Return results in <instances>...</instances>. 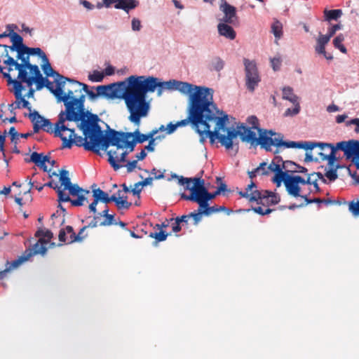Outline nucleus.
<instances>
[{"mask_svg": "<svg viewBox=\"0 0 359 359\" xmlns=\"http://www.w3.org/2000/svg\"><path fill=\"white\" fill-rule=\"evenodd\" d=\"M119 83H123L121 97L130 112L128 119L139 125L141 118L148 114L149 103L147 101V94L156 90L157 78L152 76L133 75Z\"/></svg>", "mask_w": 359, "mask_h": 359, "instance_id": "obj_1", "label": "nucleus"}, {"mask_svg": "<svg viewBox=\"0 0 359 359\" xmlns=\"http://www.w3.org/2000/svg\"><path fill=\"white\" fill-rule=\"evenodd\" d=\"M86 137H89L92 144L96 147L97 151L91 150L97 155H101L100 149L107 151L110 146H114L117 149L121 148L120 140H121L118 131L111 129L107 126V130H102L99 122L90 126L82 130Z\"/></svg>", "mask_w": 359, "mask_h": 359, "instance_id": "obj_2", "label": "nucleus"}, {"mask_svg": "<svg viewBox=\"0 0 359 359\" xmlns=\"http://www.w3.org/2000/svg\"><path fill=\"white\" fill-rule=\"evenodd\" d=\"M85 95H81L79 97L74 99L72 107L70 110L61 111L60 113V123L62 124L64 121H74L81 123L78 128L82 131L90 126L99 122L100 118L85 109Z\"/></svg>", "mask_w": 359, "mask_h": 359, "instance_id": "obj_3", "label": "nucleus"}, {"mask_svg": "<svg viewBox=\"0 0 359 359\" xmlns=\"http://www.w3.org/2000/svg\"><path fill=\"white\" fill-rule=\"evenodd\" d=\"M71 83H76L82 86V90L86 93L88 98L92 102H96L99 97H104L107 100H113L115 98L122 99L121 91L124 86L123 83H119V81L97 86H90L76 80Z\"/></svg>", "mask_w": 359, "mask_h": 359, "instance_id": "obj_4", "label": "nucleus"}, {"mask_svg": "<svg viewBox=\"0 0 359 359\" xmlns=\"http://www.w3.org/2000/svg\"><path fill=\"white\" fill-rule=\"evenodd\" d=\"M202 125H210V122L215 123L214 130L219 132L228 128L226 127L229 116L223 111H219L213 101V94L205 100L201 101Z\"/></svg>", "mask_w": 359, "mask_h": 359, "instance_id": "obj_5", "label": "nucleus"}, {"mask_svg": "<svg viewBox=\"0 0 359 359\" xmlns=\"http://www.w3.org/2000/svg\"><path fill=\"white\" fill-rule=\"evenodd\" d=\"M238 129H242L241 140L245 142L250 143L252 145H260L261 148L266 151H272L271 146L276 147L277 149L273 151L274 154L279 152L278 144L279 140L273 141L271 137L262 134V128H258L259 137L252 128L245 126L242 123L238 126Z\"/></svg>", "mask_w": 359, "mask_h": 359, "instance_id": "obj_6", "label": "nucleus"}, {"mask_svg": "<svg viewBox=\"0 0 359 359\" xmlns=\"http://www.w3.org/2000/svg\"><path fill=\"white\" fill-rule=\"evenodd\" d=\"M178 90L184 95H189V104L191 105L192 100L199 98L201 100L205 101L211 94H213L214 90L212 88L194 86L188 82L177 81L172 79L171 91Z\"/></svg>", "mask_w": 359, "mask_h": 359, "instance_id": "obj_7", "label": "nucleus"}, {"mask_svg": "<svg viewBox=\"0 0 359 359\" xmlns=\"http://www.w3.org/2000/svg\"><path fill=\"white\" fill-rule=\"evenodd\" d=\"M180 185L184 186L185 190L190 191V194L189 195L182 193L180 194L181 198L191 202L200 200V198L208 189L205 186V180L201 177H182L180 179Z\"/></svg>", "mask_w": 359, "mask_h": 359, "instance_id": "obj_8", "label": "nucleus"}, {"mask_svg": "<svg viewBox=\"0 0 359 359\" xmlns=\"http://www.w3.org/2000/svg\"><path fill=\"white\" fill-rule=\"evenodd\" d=\"M188 116L184 120H181L176 123L177 128L184 127L191 123L192 127L197 131L201 125H202L201 116V100L195 98L192 100L191 105H188Z\"/></svg>", "mask_w": 359, "mask_h": 359, "instance_id": "obj_9", "label": "nucleus"}, {"mask_svg": "<svg viewBox=\"0 0 359 359\" xmlns=\"http://www.w3.org/2000/svg\"><path fill=\"white\" fill-rule=\"evenodd\" d=\"M245 74V86L251 93L254 92L261 81L257 63L255 60L243 59Z\"/></svg>", "mask_w": 359, "mask_h": 359, "instance_id": "obj_10", "label": "nucleus"}, {"mask_svg": "<svg viewBox=\"0 0 359 359\" xmlns=\"http://www.w3.org/2000/svg\"><path fill=\"white\" fill-rule=\"evenodd\" d=\"M225 132H226V135H222L221 137V141H222V146L226 150L234 149L235 153H237L239 149L238 142L234 141L238 136L241 139L242 135V129H238V126L237 129H235L232 127L228 128Z\"/></svg>", "mask_w": 359, "mask_h": 359, "instance_id": "obj_11", "label": "nucleus"}, {"mask_svg": "<svg viewBox=\"0 0 359 359\" xmlns=\"http://www.w3.org/2000/svg\"><path fill=\"white\" fill-rule=\"evenodd\" d=\"M342 151L346 160H351L355 165L359 163V140L342 141Z\"/></svg>", "mask_w": 359, "mask_h": 359, "instance_id": "obj_12", "label": "nucleus"}, {"mask_svg": "<svg viewBox=\"0 0 359 359\" xmlns=\"http://www.w3.org/2000/svg\"><path fill=\"white\" fill-rule=\"evenodd\" d=\"M88 139H89V137H86V136L82 137L81 136H78L77 135L74 136L72 139L62 137V148L71 149L74 144H76L77 147H83L86 151H97L96 147L94 144H92V142L90 140L89 142L87 141Z\"/></svg>", "mask_w": 359, "mask_h": 359, "instance_id": "obj_13", "label": "nucleus"}, {"mask_svg": "<svg viewBox=\"0 0 359 359\" xmlns=\"http://www.w3.org/2000/svg\"><path fill=\"white\" fill-rule=\"evenodd\" d=\"M219 10L224 14L220 21L233 24L237 20L236 8L229 4L226 0H221Z\"/></svg>", "mask_w": 359, "mask_h": 359, "instance_id": "obj_14", "label": "nucleus"}, {"mask_svg": "<svg viewBox=\"0 0 359 359\" xmlns=\"http://www.w3.org/2000/svg\"><path fill=\"white\" fill-rule=\"evenodd\" d=\"M203 128L200 127L197 129L196 133H198L201 136V142H204L205 138L208 137L210 140V144H213L216 140L221 144L222 146V141H221V137L222 134L219 132L213 130H210V125H201Z\"/></svg>", "mask_w": 359, "mask_h": 359, "instance_id": "obj_15", "label": "nucleus"}, {"mask_svg": "<svg viewBox=\"0 0 359 359\" xmlns=\"http://www.w3.org/2000/svg\"><path fill=\"white\" fill-rule=\"evenodd\" d=\"M31 116H32L33 121L35 120L34 118L36 117V118H40L41 121H42V123L41 125H39L37 123L39 121H35L36 123H34V133H39V131L40 130H43L45 132L48 133H54V129L53 128V123H51V121L49 119L46 118L43 116H42L36 110H34V111L31 112Z\"/></svg>", "mask_w": 359, "mask_h": 359, "instance_id": "obj_16", "label": "nucleus"}, {"mask_svg": "<svg viewBox=\"0 0 359 359\" xmlns=\"http://www.w3.org/2000/svg\"><path fill=\"white\" fill-rule=\"evenodd\" d=\"M27 69L29 70L30 75H28L27 70L25 72V74H22V76H20L19 79L24 80L25 83H26L28 87H31L34 84L35 79L41 78V76L43 75L36 65L31 64L29 65Z\"/></svg>", "mask_w": 359, "mask_h": 359, "instance_id": "obj_17", "label": "nucleus"}, {"mask_svg": "<svg viewBox=\"0 0 359 359\" xmlns=\"http://www.w3.org/2000/svg\"><path fill=\"white\" fill-rule=\"evenodd\" d=\"M129 153L130 152L128 150L124 151L118 158L116 156V151H113L111 149L109 150L107 152L108 156V162L113 168V169L116 171L122 167V165L119 164L118 162H125Z\"/></svg>", "mask_w": 359, "mask_h": 359, "instance_id": "obj_18", "label": "nucleus"}, {"mask_svg": "<svg viewBox=\"0 0 359 359\" xmlns=\"http://www.w3.org/2000/svg\"><path fill=\"white\" fill-rule=\"evenodd\" d=\"M76 198L72 199L69 195L65 194V192L59 191V199L57 201L59 203L64 202H70L72 206L80 207L83 205V202L86 201V197L83 192H80L78 195H76Z\"/></svg>", "mask_w": 359, "mask_h": 359, "instance_id": "obj_19", "label": "nucleus"}, {"mask_svg": "<svg viewBox=\"0 0 359 359\" xmlns=\"http://www.w3.org/2000/svg\"><path fill=\"white\" fill-rule=\"evenodd\" d=\"M278 149L283 147L285 148L303 149L304 150H312L315 148V142H282L279 140L278 142Z\"/></svg>", "mask_w": 359, "mask_h": 359, "instance_id": "obj_20", "label": "nucleus"}, {"mask_svg": "<svg viewBox=\"0 0 359 359\" xmlns=\"http://www.w3.org/2000/svg\"><path fill=\"white\" fill-rule=\"evenodd\" d=\"M43 64L41 65V69L43 71L44 74H46V77H57L60 79H65L67 80L69 82L74 81V79L65 77L64 76H62L58 72L55 71L52 67L50 63L49 62V60L47 57H43L42 60Z\"/></svg>", "mask_w": 359, "mask_h": 359, "instance_id": "obj_21", "label": "nucleus"}, {"mask_svg": "<svg viewBox=\"0 0 359 359\" xmlns=\"http://www.w3.org/2000/svg\"><path fill=\"white\" fill-rule=\"evenodd\" d=\"M31 257V252H29V253H27V251L25 250L23 252V254L21 256H20L18 259L13 260L11 262L8 261L6 264V269L1 271L4 272V276L6 275V273L11 271L14 269H16L20 264L27 261Z\"/></svg>", "mask_w": 359, "mask_h": 359, "instance_id": "obj_22", "label": "nucleus"}, {"mask_svg": "<svg viewBox=\"0 0 359 359\" xmlns=\"http://www.w3.org/2000/svg\"><path fill=\"white\" fill-rule=\"evenodd\" d=\"M97 185L95 184H93L91 186V188L93 189V198L95 199L96 202H102L105 204H107L110 202H112V200H114V195L113 194L111 196H109L108 194L102 190L100 188H95Z\"/></svg>", "mask_w": 359, "mask_h": 359, "instance_id": "obj_23", "label": "nucleus"}, {"mask_svg": "<svg viewBox=\"0 0 359 359\" xmlns=\"http://www.w3.org/2000/svg\"><path fill=\"white\" fill-rule=\"evenodd\" d=\"M29 58L30 57L25 55L21 58H16L11 60L12 63L16 65V70L18 72V78L22 76V74H25V72L27 70L29 65L32 64Z\"/></svg>", "mask_w": 359, "mask_h": 359, "instance_id": "obj_24", "label": "nucleus"}, {"mask_svg": "<svg viewBox=\"0 0 359 359\" xmlns=\"http://www.w3.org/2000/svg\"><path fill=\"white\" fill-rule=\"evenodd\" d=\"M218 33L220 36H224L230 40H233L236 36V33L233 28L228 22H222L217 25Z\"/></svg>", "mask_w": 359, "mask_h": 359, "instance_id": "obj_25", "label": "nucleus"}, {"mask_svg": "<svg viewBox=\"0 0 359 359\" xmlns=\"http://www.w3.org/2000/svg\"><path fill=\"white\" fill-rule=\"evenodd\" d=\"M66 121H64L63 123L61 124H59L60 123V114L58 115V120L57 123L55 124V128H54V135L55 137H60L62 140V137H66L63 135L62 132L64 131H69L70 134L69 135L68 139H72L74 136H75L76 134H75V130L74 128H68L65 124Z\"/></svg>", "mask_w": 359, "mask_h": 359, "instance_id": "obj_26", "label": "nucleus"}, {"mask_svg": "<svg viewBox=\"0 0 359 359\" xmlns=\"http://www.w3.org/2000/svg\"><path fill=\"white\" fill-rule=\"evenodd\" d=\"M140 4L137 0H117V3L114 5L116 9L124 11L129 13L130 11L136 8Z\"/></svg>", "mask_w": 359, "mask_h": 359, "instance_id": "obj_27", "label": "nucleus"}, {"mask_svg": "<svg viewBox=\"0 0 359 359\" xmlns=\"http://www.w3.org/2000/svg\"><path fill=\"white\" fill-rule=\"evenodd\" d=\"M285 186L287 194L294 198L301 197V187L293 180L291 177L285 182Z\"/></svg>", "mask_w": 359, "mask_h": 359, "instance_id": "obj_28", "label": "nucleus"}, {"mask_svg": "<svg viewBox=\"0 0 359 359\" xmlns=\"http://www.w3.org/2000/svg\"><path fill=\"white\" fill-rule=\"evenodd\" d=\"M47 243L48 241L41 238L39 239L38 242L34 245L32 248H28L26 250V251L27 253L30 252L32 257L37 254L44 255L47 252V248L44 245Z\"/></svg>", "mask_w": 359, "mask_h": 359, "instance_id": "obj_29", "label": "nucleus"}, {"mask_svg": "<svg viewBox=\"0 0 359 359\" xmlns=\"http://www.w3.org/2000/svg\"><path fill=\"white\" fill-rule=\"evenodd\" d=\"M74 96L73 91L69 90L67 93H64V91L62 93V95H58L56 99L57 102H62L65 107V110H70L71 107H72V104L74 103V99H76Z\"/></svg>", "mask_w": 359, "mask_h": 359, "instance_id": "obj_30", "label": "nucleus"}, {"mask_svg": "<svg viewBox=\"0 0 359 359\" xmlns=\"http://www.w3.org/2000/svg\"><path fill=\"white\" fill-rule=\"evenodd\" d=\"M6 81L8 85H13L14 95L21 94L25 88L22 85L25 81L22 79H18V76L17 79H13L11 75H6Z\"/></svg>", "mask_w": 359, "mask_h": 359, "instance_id": "obj_31", "label": "nucleus"}, {"mask_svg": "<svg viewBox=\"0 0 359 359\" xmlns=\"http://www.w3.org/2000/svg\"><path fill=\"white\" fill-rule=\"evenodd\" d=\"M25 162L34 163L36 166L42 169L43 172H48L50 170H48L46 164L43 163V161L42 160V153H38L36 151L32 152L31 154L30 158L25 159Z\"/></svg>", "mask_w": 359, "mask_h": 359, "instance_id": "obj_32", "label": "nucleus"}, {"mask_svg": "<svg viewBox=\"0 0 359 359\" xmlns=\"http://www.w3.org/2000/svg\"><path fill=\"white\" fill-rule=\"evenodd\" d=\"M121 191L118 190L114 195V200L112 202L115 203L116 206L118 210L121 209H129L132 205L130 202L127 201V196H121Z\"/></svg>", "mask_w": 359, "mask_h": 359, "instance_id": "obj_33", "label": "nucleus"}, {"mask_svg": "<svg viewBox=\"0 0 359 359\" xmlns=\"http://www.w3.org/2000/svg\"><path fill=\"white\" fill-rule=\"evenodd\" d=\"M342 15L343 12L341 9H325L323 11V20L330 23L332 20H338Z\"/></svg>", "mask_w": 359, "mask_h": 359, "instance_id": "obj_34", "label": "nucleus"}, {"mask_svg": "<svg viewBox=\"0 0 359 359\" xmlns=\"http://www.w3.org/2000/svg\"><path fill=\"white\" fill-rule=\"evenodd\" d=\"M153 180L154 178L152 177H148L142 181L135 183L134 188L131 190V192L134 196H137L138 198H140L142 188L148 185H151Z\"/></svg>", "mask_w": 359, "mask_h": 359, "instance_id": "obj_35", "label": "nucleus"}, {"mask_svg": "<svg viewBox=\"0 0 359 359\" xmlns=\"http://www.w3.org/2000/svg\"><path fill=\"white\" fill-rule=\"evenodd\" d=\"M283 99L295 104L297 102L299 98L293 93V89L291 87L286 86L283 88Z\"/></svg>", "mask_w": 359, "mask_h": 359, "instance_id": "obj_36", "label": "nucleus"}, {"mask_svg": "<svg viewBox=\"0 0 359 359\" xmlns=\"http://www.w3.org/2000/svg\"><path fill=\"white\" fill-rule=\"evenodd\" d=\"M195 203L199 205V207L201 208L203 215H209L212 212H218L217 206H210L208 202L206 203L204 201H196Z\"/></svg>", "mask_w": 359, "mask_h": 359, "instance_id": "obj_37", "label": "nucleus"}, {"mask_svg": "<svg viewBox=\"0 0 359 359\" xmlns=\"http://www.w3.org/2000/svg\"><path fill=\"white\" fill-rule=\"evenodd\" d=\"M60 181L61 182V185L64 187V188L62 189L63 191L68 189L69 187L72 184L69 177V172L67 170L64 169L60 170Z\"/></svg>", "mask_w": 359, "mask_h": 359, "instance_id": "obj_38", "label": "nucleus"}, {"mask_svg": "<svg viewBox=\"0 0 359 359\" xmlns=\"http://www.w3.org/2000/svg\"><path fill=\"white\" fill-rule=\"evenodd\" d=\"M129 138H126V140H120L121 148H126L129 152H132L135 150V148L137 145V142L133 138L132 140H129Z\"/></svg>", "mask_w": 359, "mask_h": 359, "instance_id": "obj_39", "label": "nucleus"}, {"mask_svg": "<svg viewBox=\"0 0 359 359\" xmlns=\"http://www.w3.org/2000/svg\"><path fill=\"white\" fill-rule=\"evenodd\" d=\"M344 41V36L343 34H339L337 35L333 40V45L335 48L339 49L342 53H346L347 49L342 44V42Z\"/></svg>", "mask_w": 359, "mask_h": 359, "instance_id": "obj_40", "label": "nucleus"}, {"mask_svg": "<svg viewBox=\"0 0 359 359\" xmlns=\"http://www.w3.org/2000/svg\"><path fill=\"white\" fill-rule=\"evenodd\" d=\"M271 32L277 39H280L283 35V25L278 21L276 20L271 25Z\"/></svg>", "mask_w": 359, "mask_h": 359, "instance_id": "obj_41", "label": "nucleus"}, {"mask_svg": "<svg viewBox=\"0 0 359 359\" xmlns=\"http://www.w3.org/2000/svg\"><path fill=\"white\" fill-rule=\"evenodd\" d=\"M289 164H294V162L292 161H285V162H284V165H281L280 164H276L275 162L272 161L269 164L268 169L275 173L281 170L287 168Z\"/></svg>", "mask_w": 359, "mask_h": 359, "instance_id": "obj_42", "label": "nucleus"}, {"mask_svg": "<svg viewBox=\"0 0 359 359\" xmlns=\"http://www.w3.org/2000/svg\"><path fill=\"white\" fill-rule=\"evenodd\" d=\"M15 60L13 57H8V60H4V64L6 65V67H5L4 69H6L5 72L4 70L2 71V72H0V74H2L3 78L6 79V75H11V72L13 70V67L15 68L16 70V65H14L11 62V60Z\"/></svg>", "mask_w": 359, "mask_h": 359, "instance_id": "obj_43", "label": "nucleus"}, {"mask_svg": "<svg viewBox=\"0 0 359 359\" xmlns=\"http://www.w3.org/2000/svg\"><path fill=\"white\" fill-rule=\"evenodd\" d=\"M285 170L283 171V170H281L278 172H275L274 176L273 177L272 180H276V181H282L285 184V182L286 180H288L289 178L291 177V175L289 174L290 170H287L285 169Z\"/></svg>", "mask_w": 359, "mask_h": 359, "instance_id": "obj_44", "label": "nucleus"}, {"mask_svg": "<svg viewBox=\"0 0 359 359\" xmlns=\"http://www.w3.org/2000/svg\"><path fill=\"white\" fill-rule=\"evenodd\" d=\"M285 170L283 171V170H281L278 172H275L274 176L273 177L272 180H276V181H282L285 184V182L286 180H288L289 178L291 177V175L289 174L290 170H287L285 169Z\"/></svg>", "mask_w": 359, "mask_h": 359, "instance_id": "obj_45", "label": "nucleus"}, {"mask_svg": "<svg viewBox=\"0 0 359 359\" xmlns=\"http://www.w3.org/2000/svg\"><path fill=\"white\" fill-rule=\"evenodd\" d=\"M172 88V79L167 81H161L157 78V93L158 95H161L163 90L165 89L171 90Z\"/></svg>", "mask_w": 359, "mask_h": 359, "instance_id": "obj_46", "label": "nucleus"}, {"mask_svg": "<svg viewBox=\"0 0 359 359\" xmlns=\"http://www.w3.org/2000/svg\"><path fill=\"white\" fill-rule=\"evenodd\" d=\"M5 33L6 37H8L12 43H15L17 46L24 43L23 38L17 32H12L11 33H7V32H5Z\"/></svg>", "mask_w": 359, "mask_h": 359, "instance_id": "obj_47", "label": "nucleus"}, {"mask_svg": "<svg viewBox=\"0 0 359 359\" xmlns=\"http://www.w3.org/2000/svg\"><path fill=\"white\" fill-rule=\"evenodd\" d=\"M36 237H39V238H46V241H48V243L49 241L53 237V233L50 230L48 229H44L39 228L35 233Z\"/></svg>", "mask_w": 359, "mask_h": 359, "instance_id": "obj_48", "label": "nucleus"}, {"mask_svg": "<svg viewBox=\"0 0 359 359\" xmlns=\"http://www.w3.org/2000/svg\"><path fill=\"white\" fill-rule=\"evenodd\" d=\"M262 134H264L266 135H268L269 137H271L273 140V141L275 142L276 140H281L282 142H285L283 140V135L280 133H276L273 131V130H264L262 128Z\"/></svg>", "mask_w": 359, "mask_h": 359, "instance_id": "obj_49", "label": "nucleus"}, {"mask_svg": "<svg viewBox=\"0 0 359 359\" xmlns=\"http://www.w3.org/2000/svg\"><path fill=\"white\" fill-rule=\"evenodd\" d=\"M55 82L56 83V88L55 91V97H57L58 95H62V93L64 91L63 88L65 87L66 81H68L65 79H60L59 78L55 77Z\"/></svg>", "mask_w": 359, "mask_h": 359, "instance_id": "obj_50", "label": "nucleus"}, {"mask_svg": "<svg viewBox=\"0 0 359 359\" xmlns=\"http://www.w3.org/2000/svg\"><path fill=\"white\" fill-rule=\"evenodd\" d=\"M104 74L103 72L94 70L92 74L88 75V79L92 82H102L104 79Z\"/></svg>", "mask_w": 359, "mask_h": 359, "instance_id": "obj_51", "label": "nucleus"}, {"mask_svg": "<svg viewBox=\"0 0 359 359\" xmlns=\"http://www.w3.org/2000/svg\"><path fill=\"white\" fill-rule=\"evenodd\" d=\"M168 233H167L165 231L161 230L159 232H151L149 234V237L154 238L156 240V243L162 242L166 240Z\"/></svg>", "mask_w": 359, "mask_h": 359, "instance_id": "obj_52", "label": "nucleus"}, {"mask_svg": "<svg viewBox=\"0 0 359 359\" xmlns=\"http://www.w3.org/2000/svg\"><path fill=\"white\" fill-rule=\"evenodd\" d=\"M211 65L217 72H220L224 67V62L219 57H215L211 62Z\"/></svg>", "mask_w": 359, "mask_h": 359, "instance_id": "obj_53", "label": "nucleus"}, {"mask_svg": "<svg viewBox=\"0 0 359 359\" xmlns=\"http://www.w3.org/2000/svg\"><path fill=\"white\" fill-rule=\"evenodd\" d=\"M327 148H330L331 150L327 156H330V158H337L336 156L337 151H342V141L337 142L336 144L330 143V147H327Z\"/></svg>", "mask_w": 359, "mask_h": 359, "instance_id": "obj_54", "label": "nucleus"}, {"mask_svg": "<svg viewBox=\"0 0 359 359\" xmlns=\"http://www.w3.org/2000/svg\"><path fill=\"white\" fill-rule=\"evenodd\" d=\"M118 134L120 135V137L121 140H126V138H137L142 133L139 130V129H137L134 132H123V131H118Z\"/></svg>", "mask_w": 359, "mask_h": 359, "instance_id": "obj_55", "label": "nucleus"}, {"mask_svg": "<svg viewBox=\"0 0 359 359\" xmlns=\"http://www.w3.org/2000/svg\"><path fill=\"white\" fill-rule=\"evenodd\" d=\"M218 195L220 194H217V190L214 192H209L208 189H207V191L200 198V200H198V201H204L206 203V202H209Z\"/></svg>", "mask_w": 359, "mask_h": 359, "instance_id": "obj_56", "label": "nucleus"}, {"mask_svg": "<svg viewBox=\"0 0 359 359\" xmlns=\"http://www.w3.org/2000/svg\"><path fill=\"white\" fill-rule=\"evenodd\" d=\"M29 47L24 43L18 46L16 58H21L22 56L27 55Z\"/></svg>", "mask_w": 359, "mask_h": 359, "instance_id": "obj_57", "label": "nucleus"}, {"mask_svg": "<svg viewBox=\"0 0 359 359\" xmlns=\"http://www.w3.org/2000/svg\"><path fill=\"white\" fill-rule=\"evenodd\" d=\"M217 184H218L217 191V194L225 195L226 191H230L227 189L226 184L222 182V180L219 177H217L216 178Z\"/></svg>", "mask_w": 359, "mask_h": 359, "instance_id": "obj_58", "label": "nucleus"}, {"mask_svg": "<svg viewBox=\"0 0 359 359\" xmlns=\"http://www.w3.org/2000/svg\"><path fill=\"white\" fill-rule=\"evenodd\" d=\"M31 55H37L41 60L43 57H46V53L40 48H31L29 47V53L27 57H30Z\"/></svg>", "mask_w": 359, "mask_h": 359, "instance_id": "obj_59", "label": "nucleus"}, {"mask_svg": "<svg viewBox=\"0 0 359 359\" xmlns=\"http://www.w3.org/2000/svg\"><path fill=\"white\" fill-rule=\"evenodd\" d=\"M348 210L354 215H359V200L355 202L351 201L348 203Z\"/></svg>", "mask_w": 359, "mask_h": 359, "instance_id": "obj_60", "label": "nucleus"}, {"mask_svg": "<svg viewBox=\"0 0 359 359\" xmlns=\"http://www.w3.org/2000/svg\"><path fill=\"white\" fill-rule=\"evenodd\" d=\"M66 190H68L69 195L72 196L78 195L80 192H83V189L80 187L77 184H72Z\"/></svg>", "mask_w": 359, "mask_h": 359, "instance_id": "obj_61", "label": "nucleus"}, {"mask_svg": "<svg viewBox=\"0 0 359 359\" xmlns=\"http://www.w3.org/2000/svg\"><path fill=\"white\" fill-rule=\"evenodd\" d=\"M247 123L251 126L250 128L258 130L259 128V120L256 116H250L247 118Z\"/></svg>", "mask_w": 359, "mask_h": 359, "instance_id": "obj_62", "label": "nucleus"}, {"mask_svg": "<svg viewBox=\"0 0 359 359\" xmlns=\"http://www.w3.org/2000/svg\"><path fill=\"white\" fill-rule=\"evenodd\" d=\"M294 104H295V106L293 109L288 108L285 110V111L284 113L285 116H295L299 113V111H300L299 104L297 102Z\"/></svg>", "mask_w": 359, "mask_h": 359, "instance_id": "obj_63", "label": "nucleus"}, {"mask_svg": "<svg viewBox=\"0 0 359 359\" xmlns=\"http://www.w3.org/2000/svg\"><path fill=\"white\" fill-rule=\"evenodd\" d=\"M342 27L343 25L340 22L335 25H332L328 28L327 34L332 38L335 34V33L338 30H341Z\"/></svg>", "mask_w": 359, "mask_h": 359, "instance_id": "obj_64", "label": "nucleus"}]
</instances>
